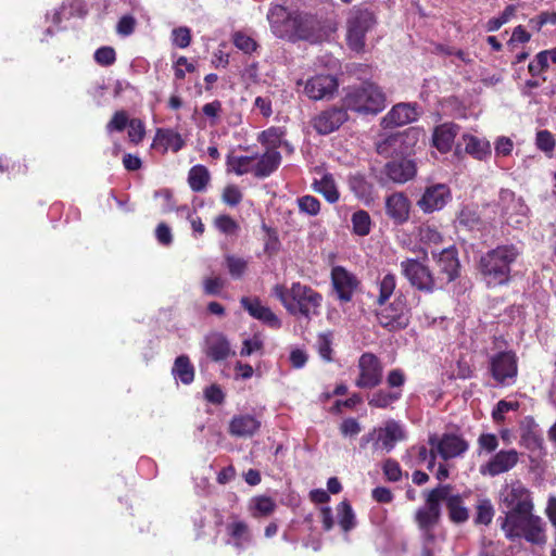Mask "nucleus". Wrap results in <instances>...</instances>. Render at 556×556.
<instances>
[{"instance_id":"57","label":"nucleus","mask_w":556,"mask_h":556,"mask_svg":"<svg viewBox=\"0 0 556 556\" xmlns=\"http://www.w3.org/2000/svg\"><path fill=\"white\" fill-rule=\"evenodd\" d=\"M535 142L536 147L545 153H552L555 148V139L548 130L538 131Z\"/></svg>"},{"instance_id":"41","label":"nucleus","mask_w":556,"mask_h":556,"mask_svg":"<svg viewBox=\"0 0 556 556\" xmlns=\"http://www.w3.org/2000/svg\"><path fill=\"white\" fill-rule=\"evenodd\" d=\"M155 141H159L165 149H170L174 152H178L185 146L181 136L172 129H159Z\"/></svg>"},{"instance_id":"48","label":"nucleus","mask_w":556,"mask_h":556,"mask_svg":"<svg viewBox=\"0 0 556 556\" xmlns=\"http://www.w3.org/2000/svg\"><path fill=\"white\" fill-rule=\"evenodd\" d=\"M285 136V130L281 127H270L258 137L261 143L276 148L281 143V139Z\"/></svg>"},{"instance_id":"28","label":"nucleus","mask_w":556,"mask_h":556,"mask_svg":"<svg viewBox=\"0 0 556 556\" xmlns=\"http://www.w3.org/2000/svg\"><path fill=\"white\" fill-rule=\"evenodd\" d=\"M346 117L345 111L341 109L326 110L314 118L313 126L318 134L328 135L338 129Z\"/></svg>"},{"instance_id":"63","label":"nucleus","mask_w":556,"mask_h":556,"mask_svg":"<svg viewBox=\"0 0 556 556\" xmlns=\"http://www.w3.org/2000/svg\"><path fill=\"white\" fill-rule=\"evenodd\" d=\"M548 67V60L546 59V53L541 51L536 54L535 59L531 61L528 65L529 73L532 76H536L541 74Z\"/></svg>"},{"instance_id":"7","label":"nucleus","mask_w":556,"mask_h":556,"mask_svg":"<svg viewBox=\"0 0 556 556\" xmlns=\"http://www.w3.org/2000/svg\"><path fill=\"white\" fill-rule=\"evenodd\" d=\"M498 504L504 515L534 510L531 492L520 480H511L502 485Z\"/></svg>"},{"instance_id":"52","label":"nucleus","mask_w":556,"mask_h":556,"mask_svg":"<svg viewBox=\"0 0 556 556\" xmlns=\"http://www.w3.org/2000/svg\"><path fill=\"white\" fill-rule=\"evenodd\" d=\"M317 349L320 357L327 362H330L332 359L331 353H332V334L331 332L327 333H320L317 337Z\"/></svg>"},{"instance_id":"40","label":"nucleus","mask_w":556,"mask_h":556,"mask_svg":"<svg viewBox=\"0 0 556 556\" xmlns=\"http://www.w3.org/2000/svg\"><path fill=\"white\" fill-rule=\"evenodd\" d=\"M430 455V450L426 445H413L407 448L406 453L403 455V463L409 468H414L417 466H421L428 460Z\"/></svg>"},{"instance_id":"45","label":"nucleus","mask_w":556,"mask_h":556,"mask_svg":"<svg viewBox=\"0 0 556 556\" xmlns=\"http://www.w3.org/2000/svg\"><path fill=\"white\" fill-rule=\"evenodd\" d=\"M338 518L340 527L345 532L352 530L356 525L354 511L348 502H341L338 505Z\"/></svg>"},{"instance_id":"16","label":"nucleus","mask_w":556,"mask_h":556,"mask_svg":"<svg viewBox=\"0 0 556 556\" xmlns=\"http://www.w3.org/2000/svg\"><path fill=\"white\" fill-rule=\"evenodd\" d=\"M294 24L292 41L307 40L315 43L327 37L321 23L314 15L298 11Z\"/></svg>"},{"instance_id":"4","label":"nucleus","mask_w":556,"mask_h":556,"mask_svg":"<svg viewBox=\"0 0 556 556\" xmlns=\"http://www.w3.org/2000/svg\"><path fill=\"white\" fill-rule=\"evenodd\" d=\"M520 255L514 244L498 245L480 258V271L489 287L505 285L510 279L511 265Z\"/></svg>"},{"instance_id":"64","label":"nucleus","mask_w":556,"mask_h":556,"mask_svg":"<svg viewBox=\"0 0 556 556\" xmlns=\"http://www.w3.org/2000/svg\"><path fill=\"white\" fill-rule=\"evenodd\" d=\"M421 541L422 547L420 556H435L440 552L434 534L421 535Z\"/></svg>"},{"instance_id":"38","label":"nucleus","mask_w":556,"mask_h":556,"mask_svg":"<svg viewBox=\"0 0 556 556\" xmlns=\"http://www.w3.org/2000/svg\"><path fill=\"white\" fill-rule=\"evenodd\" d=\"M277 505L275 501L265 495L254 496L250 501L249 509L253 517L260 518V517H267L271 515Z\"/></svg>"},{"instance_id":"19","label":"nucleus","mask_w":556,"mask_h":556,"mask_svg":"<svg viewBox=\"0 0 556 556\" xmlns=\"http://www.w3.org/2000/svg\"><path fill=\"white\" fill-rule=\"evenodd\" d=\"M452 199L450 188L444 184H435L425 189L417 201V206L426 214L442 210Z\"/></svg>"},{"instance_id":"31","label":"nucleus","mask_w":556,"mask_h":556,"mask_svg":"<svg viewBox=\"0 0 556 556\" xmlns=\"http://www.w3.org/2000/svg\"><path fill=\"white\" fill-rule=\"evenodd\" d=\"M457 134L458 126L453 123H445L435 127L432 136L434 147L441 152L450 151Z\"/></svg>"},{"instance_id":"26","label":"nucleus","mask_w":556,"mask_h":556,"mask_svg":"<svg viewBox=\"0 0 556 556\" xmlns=\"http://www.w3.org/2000/svg\"><path fill=\"white\" fill-rule=\"evenodd\" d=\"M240 303L253 318L261 320L266 326L273 329L281 327L279 317L268 306L263 305L260 299L243 296Z\"/></svg>"},{"instance_id":"1","label":"nucleus","mask_w":556,"mask_h":556,"mask_svg":"<svg viewBox=\"0 0 556 556\" xmlns=\"http://www.w3.org/2000/svg\"><path fill=\"white\" fill-rule=\"evenodd\" d=\"M379 294L375 303L379 306L376 317L379 325L389 331L405 329L410 319L409 308L403 294H397L394 300L387 303L396 288V277L393 274L383 275L378 281Z\"/></svg>"},{"instance_id":"50","label":"nucleus","mask_w":556,"mask_h":556,"mask_svg":"<svg viewBox=\"0 0 556 556\" xmlns=\"http://www.w3.org/2000/svg\"><path fill=\"white\" fill-rule=\"evenodd\" d=\"M299 210L309 216H316L320 211V202L313 195H303L298 199Z\"/></svg>"},{"instance_id":"17","label":"nucleus","mask_w":556,"mask_h":556,"mask_svg":"<svg viewBox=\"0 0 556 556\" xmlns=\"http://www.w3.org/2000/svg\"><path fill=\"white\" fill-rule=\"evenodd\" d=\"M428 441L444 460L462 456L469 447L466 440L454 433H444L441 437L431 434Z\"/></svg>"},{"instance_id":"61","label":"nucleus","mask_w":556,"mask_h":556,"mask_svg":"<svg viewBox=\"0 0 556 556\" xmlns=\"http://www.w3.org/2000/svg\"><path fill=\"white\" fill-rule=\"evenodd\" d=\"M517 402L500 401L496 407L492 412V417L496 422H501L505 418V414L509 410H516L518 408Z\"/></svg>"},{"instance_id":"34","label":"nucleus","mask_w":556,"mask_h":556,"mask_svg":"<svg viewBox=\"0 0 556 556\" xmlns=\"http://www.w3.org/2000/svg\"><path fill=\"white\" fill-rule=\"evenodd\" d=\"M172 374L184 384H190L193 381L194 367L187 355H180L175 359Z\"/></svg>"},{"instance_id":"6","label":"nucleus","mask_w":556,"mask_h":556,"mask_svg":"<svg viewBox=\"0 0 556 556\" xmlns=\"http://www.w3.org/2000/svg\"><path fill=\"white\" fill-rule=\"evenodd\" d=\"M346 110L362 114H378L386 106V96L377 85L363 83L351 88L343 100Z\"/></svg>"},{"instance_id":"59","label":"nucleus","mask_w":556,"mask_h":556,"mask_svg":"<svg viewBox=\"0 0 556 556\" xmlns=\"http://www.w3.org/2000/svg\"><path fill=\"white\" fill-rule=\"evenodd\" d=\"M127 126L129 140L134 143L140 142L146 134L143 123L138 118H132Z\"/></svg>"},{"instance_id":"3","label":"nucleus","mask_w":556,"mask_h":556,"mask_svg":"<svg viewBox=\"0 0 556 556\" xmlns=\"http://www.w3.org/2000/svg\"><path fill=\"white\" fill-rule=\"evenodd\" d=\"M498 520L505 538L509 541L525 539L535 545H543L546 542L545 523L540 516L533 514V510L505 513Z\"/></svg>"},{"instance_id":"49","label":"nucleus","mask_w":556,"mask_h":556,"mask_svg":"<svg viewBox=\"0 0 556 556\" xmlns=\"http://www.w3.org/2000/svg\"><path fill=\"white\" fill-rule=\"evenodd\" d=\"M351 190L359 199H366L370 195L371 187L362 176H352L349 180Z\"/></svg>"},{"instance_id":"12","label":"nucleus","mask_w":556,"mask_h":556,"mask_svg":"<svg viewBox=\"0 0 556 556\" xmlns=\"http://www.w3.org/2000/svg\"><path fill=\"white\" fill-rule=\"evenodd\" d=\"M490 371L502 386L515 383L518 374L517 357L511 351L498 352L490 359Z\"/></svg>"},{"instance_id":"32","label":"nucleus","mask_w":556,"mask_h":556,"mask_svg":"<svg viewBox=\"0 0 556 556\" xmlns=\"http://www.w3.org/2000/svg\"><path fill=\"white\" fill-rule=\"evenodd\" d=\"M281 162V154L276 150H269L263 154L254 165V175L264 178L274 173Z\"/></svg>"},{"instance_id":"10","label":"nucleus","mask_w":556,"mask_h":556,"mask_svg":"<svg viewBox=\"0 0 556 556\" xmlns=\"http://www.w3.org/2000/svg\"><path fill=\"white\" fill-rule=\"evenodd\" d=\"M405 439L403 427L395 420H389L383 427L376 428L362 438V444L374 442L375 450L391 452L395 444Z\"/></svg>"},{"instance_id":"2","label":"nucleus","mask_w":556,"mask_h":556,"mask_svg":"<svg viewBox=\"0 0 556 556\" xmlns=\"http://www.w3.org/2000/svg\"><path fill=\"white\" fill-rule=\"evenodd\" d=\"M273 294L281 302L283 307L293 316H299L307 321L319 314L323 296L306 285L293 282L290 288L276 285Z\"/></svg>"},{"instance_id":"30","label":"nucleus","mask_w":556,"mask_h":556,"mask_svg":"<svg viewBox=\"0 0 556 556\" xmlns=\"http://www.w3.org/2000/svg\"><path fill=\"white\" fill-rule=\"evenodd\" d=\"M204 351L215 362L224 361L231 354L227 338L219 332L211 333L205 338Z\"/></svg>"},{"instance_id":"22","label":"nucleus","mask_w":556,"mask_h":556,"mask_svg":"<svg viewBox=\"0 0 556 556\" xmlns=\"http://www.w3.org/2000/svg\"><path fill=\"white\" fill-rule=\"evenodd\" d=\"M338 80L332 75H316L304 84V93L311 100H325L333 97L338 90Z\"/></svg>"},{"instance_id":"24","label":"nucleus","mask_w":556,"mask_h":556,"mask_svg":"<svg viewBox=\"0 0 556 556\" xmlns=\"http://www.w3.org/2000/svg\"><path fill=\"white\" fill-rule=\"evenodd\" d=\"M331 282L340 302H350L358 287L357 278L342 266H336L331 270Z\"/></svg>"},{"instance_id":"13","label":"nucleus","mask_w":556,"mask_h":556,"mask_svg":"<svg viewBox=\"0 0 556 556\" xmlns=\"http://www.w3.org/2000/svg\"><path fill=\"white\" fill-rule=\"evenodd\" d=\"M296 14L298 11H289L283 5L271 4L267 13L271 33L277 38L292 41Z\"/></svg>"},{"instance_id":"25","label":"nucleus","mask_w":556,"mask_h":556,"mask_svg":"<svg viewBox=\"0 0 556 556\" xmlns=\"http://www.w3.org/2000/svg\"><path fill=\"white\" fill-rule=\"evenodd\" d=\"M416 172V164L409 157L393 159L383 167V174L394 184H405L415 177Z\"/></svg>"},{"instance_id":"37","label":"nucleus","mask_w":556,"mask_h":556,"mask_svg":"<svg viewBox=\"0 0 556 556\" xmlns=\"http://www.w3.org/2000/svg\"><path fill=\"white\" fill-rule=\"evenodd\" d=\"M211 175L208 169L203 165H194L188 174V182L192 191L202 192L206 189Z\"/></svg>"},{"instance_id":"44","label":"nucleus","mask_w":556,"mask_h":556,"mask_svg":"<svg viewBox=\"0 0 556 556\" xmlns=\"http://www.w3.org/2000/svg\"><path fill=\"white\" fill-rule=\"evenodd\" d=\"M353 232L359 237L367 236L371 230V218L368 212L358 210L352 215Z\"/></svg>"},{"instance_id":"14","label":"nucleus","mask_w":556,"mask_h":556,"mask_svg":"<svg viewBox=\"0 0 556 556\" xmlns=\"http://www.w3.org/2000/svg\"><path fill=\"white\" fill-rule=\"evenodd\" d=\"M498 203L502 207V216L508 225L519 227L523 224L529 208L520 197H516L508 189H502Z\"/></svg>"},{"instance_id":"62","label":"nucleus","mask_w":556,"mask_h":556,"mask_svg":"<svg viewBox=\"0 0 556 556\" xmlns=\"http://www.w3.org/2000/svg\"><path fill=\"white\" fill-rule=\"evenodd\" d=\"M263 341L260 337L254 336L243 341L242 349L240 351L241 356H250L255 352L262 351Z\"/></svg>"},{"instance_id":"5","label":"nucleus","mask_w":556,"mask_h":556,"mask_svg":"<svg viewBox=\"0 0 556 556\" xmlns=\"http://www.w3.org/2000/svg\"><path fill=\"white\" fill-rule=\"evenodd\" d=\"M425 137L426 134L421 128L409 127L404 131L380 136L375 143L376 151L383 157H409Z\"/></svg>"},{"instance_id":"9","label":"nucleus","mask_w":556,"mask_h":556,"mask_svg":"<svg viewBox=\"0 0 556 556\" xmlns=\"http://www.w3.org/2000/svg\"><path fill=\"white\" fill-rule=\"evenodd\" d=\"M401 270L409 283L424 292L431 293L438 287L435 277L427 265L415 258H406L401 262Z\"/></svg>"},{"instance_id":"55","label":"nucleus","mask_w":556,"mask_h":556,"mask_svg":"<svg viewBox=\"0 0 556 556\" xmlns=\"http://www.w3.org/2000/svg\"><path fill=\"white\" fill-rule=\"evenodd\" d=\"M542 438L535 430H527L521 434V444L530 451H536L542 448Z\"/></svg>"},{"instance_id":"43","label":"nucleus","mask_w":556,"mask_h":556,"mask_svg":"<svg viewBox=\"0 0 556 556\" xmlns=\"http://www.w3.org/2000/svg\"><path fill=\"white\" fill-rule=\"evenodd\" d=\"M256 157L255 156H228L227 165L233 170L237 175L241 176L248 173L254 174V165Z\"/></svg>"},{"instance_id":"15","label":"nucleus","mask_w":556,"mask_h":556,"mask_svg":"<svg viewBox=\"0 0 556 556\" xmlns=\"http://www.w3.org/2000/svg\"><path fill=\"white\" fill-rule=\"evenodd\" d=\"M437 488L428 492L425 506L417 509L415 520L421 531V535L434 534L433 528L441 517V505Z\"/></svg>"},{"instance_id":"60","label":"nucleus","mask_w":556,"mask_h":556,"mask_svg":"<svg viewBox=\"0 0 556 556\" xmlns=\"http://www.w3.org/2000/svg\"><path fill=\"white\" fill-rule=\"evenodd\" d=\"M130 119H128V116L125 111H117L112 119L106 125V130L109 132L112 131H122L125 129V127L128 125Z\"/></svg>"},{"instance_id":"39","label":"nucleus","mask_w":556,"mask_h":556,"mask_svg":"<svg viewBox=\"0 0 556 556\" xmlns=\"http://www.w3.org/2000/svg\"><path fill=\"white\" fill-rule=\"evenodd\" d=\"M402 397L401 390H378L368 396V405L376 408H388Z\"/></svg>"},{"instance_id":"36","label":"nucleus","mask_w":556,"mask_h":556,"mask_svg":"<svg viewBox=\"0 0 556 556\" xmlns=\"http://www.w3.org/2000/svg\"><path fill=\"white\" fill-rule=\"evenodd\" d=\"M228 534L232 539L236 548L242 549L251 541V534L248 525L244 521L237 520L227 526Z\"/></svg>"},{"instance_id":"56","label":"nucleus","mask_w":556,"mask_h":556,"mask_svg":"<svg viewBox=\"0 0 556 556\" xmlns=\"http://www.w3.org/2000/svg\"><path fill=\"white\" fill-rule=\"evenodd\" d=\"M242 192L236 185L227 186L222 194L224 203H226L229 206L238 205L242 201Z\"/></svg>"},{"instance_id":"23","label":"nucleus","mask_w":556,"mask_h":556,"mask_svg":"<svg viewBox=\"0 0 556 556\" xmlns=\"http://www.w3.org/2000/svg\"><path fill=\"white\" fill-rule=\"evenodd\" d=\"M518 462L519 453L516 450H502L480 466V472L483 476L495 477L511 470Z\"/></svg>"},{"instance_id":"35","label":"nucleus","mask_w":556,"mask_h":556,"mask_svg":"<svg viewBox=\"0 0 556 556\" xmlns=\"http://www.w3.org/2000/svg\"><path fill=\"white\" fill-rule=\"evenodd\" d=\"M475 508V525L489 526L492 522L495 515L494 505L491 502V500L484 496H479L476 502Z\"/></svg>"},{"instance_id":"11","label":"nucleus","mask_w":556,"mask_h":556,"mask_svg":"<svg viewBox=\"0 0 556 556\" xmlns=\"http://www.w3.org/2000/svg\"><path fill=\"white\" fill-rule=\"evenodd\" d=\"M358 377L355 386L361 389H374L382 381L383 367L380 359L372 353H363L357 363Z\"/></svg>"},{"instance_id":"33","label":"nucleus","mask_w":556,"mask_h":556,"mask_svg":"<svg viewBox=\"0 0 556 556\" xmlns=\"http://www.w3.org/2000/svg\"><path fill=\"white\" fill-rule=\"evenodd\" d=\"M463 140L466 152L475 159L483 161L491 156V146L488 140L471 135H464Z\"/></svg>"},{"instance_id":"27","label":"nucleus","mask_w":556,"mask_h":556,"mask_svg":"<svg viewBox=\"0 0 556 556\" xmlns=\"http://www.w3.org/2000/svg\"><path fill=\"white\" fill-rule=\"evenodd\" d=\"M410 202L403 192H394L386 199V213L395 225H403L409 218Z\"/></svg>"},{"instance_id":"42","label":"nucleus","mask_w":556,"mask_h":556,"mask_svg":"<svg viewBox=\"0 0 556 556\" xmlns=\"http://www.w3.org/2000/svg\"><path fill=\"white\" fill-rule=\"evenodd\" d=\"M314 190L321 193L329 203L339 200V191L330 175H325L320 180L314 182Z\"/></svg>"},{"instance_id":"18","label":"nucleus","mask_w":556,"mask_h":556,"mask_svg":"<svg viewBox=\"0 0 556 556\" xmlns=\"http://www.w3.org/2000/svg\"><path fill=\"white\" fill-rule=\"evenodd\" d=\"M439 500L445 502L450 519L455 523H464L469 519V509L464 505L463 496L453 492L450 484H439L437 486Z\"/></svg>"},{"instance_id":"8","label":"nucleus","mask_w":556,"mask_h":556,"mask_svg":"<svg viewBox=\"0 0 556 556\" xmlns=\"http://www.w3.org/2000/svg\"><path fill=\"white\" fill-rule=\"evenodd\" d=\"M376 23L374 14L368 10H353L348 18L346 40L349 47L355 52H362L365 48L366 34Z\"/></svg>"},{"instance_id":"20","label":"nucleus","mask_w":556,"mask_h":556,"mask_svg":"<svg viewBox=\"0 0 556 556\" xmlns=\"http://www.w3.org/2000/svg\"><path fill=\"white\" fill-rule=\"evenodd\" d=\"M421 114V108L417 103L401 102L382 117L381 125L384 128L400 127L415 122Z\"/></svg>"},{"instance_id":"47","label":"nucleus","mask_w":556,"mask_h":556,"mask_svg":"<svg viewBox=\"0 0 556 556\" xmlns=\"http://www.w3.org/2000/svg\"><path fill=\"white\" fill-rule=\"evenodd\" d=\"M214 225L222 233L226 236H233L239 230L238 223L232 217L226 214L218 215L214 219Z\"/></svg>"},{"instance_id":"58","label":"nucleus","mask_w":556,"mask_h":556,"mask_svg":"<svg viewBox=\"0 0 556 556\" xmlns=\"http://www.w3.org/2000/svg\"><path fill=\"white\" fill-rule=\"evenodd\" d=\"M382 470L389 481L397 482L402 478L400 464L392 458H389L383 463Z\"/></svg>"},{"instance_id":"29","label":"nucleus","mask_w":556,"mask_h":556,"mask_svg":"<svg viewBox=\"0 0 556 556\" xmlns=\"http://www.w3.org/2000/svg\"><path fill=\"white\" fill-rule=\"evenodd\" d=\"M261 428V421L254 416L237 415L229 422V433L237 438L253 437Z\"/></svg>"},{"instance_id":"51","label":"nucleus","mask_w":556,"mask_h":556,"mask_svg":"<svg viewBox=\"0 0 556 556\" xmlns=\"http://www.w3.org/2000/svg\"><path fill=\"white\" fill-rule=\"evenodd\" d=\"M233 45L244 53H252L257 49V42L247 34L237 31L233 35Z\"/></svg>"},{"instance_id":"46","label":"nucleus","mask_w":556,"mask_h":556,"mask_svg":"<svg viewBox=\"0 0 556 556\" xmlns=\"http://www.w3.org/2000/svg\"><path fill=\"white\" fill-rule=\"evenodd\" d=\"M225 263L229 275L233 279H240L248 268V262L235 255H226Z\"/></svg>"},{"instance_id":"54","label":"nucleus","mask_w":556,"mask_h":556,"mask_svg":"<svg viewBox=\"0 0 556 556\" xmlns=\"http://www.w3.org/2000/svg\"><path fill=\"white\" fill-rule=\"evenodd\" d=\"M94 61L101 66H110L116 61V53L112 47L105 46L96 50Z\"/></svg>"},{"instance_id":"21","label":"nucleus","mask_w":556,"mask_h":556,"mask_svg":"<svg viewBox=\"0 0 556 556\" xmlns=\"http://www.w3.org/2000/svg\"><path fill=\"white\" fill-rule=\"evenodd\" d=\"M439 268L435 277L439 287L456 279L459 274V261L457 251L454 248L442 250L439 254L432 253Z\"/></svg>"},{"instance_id":"53","label":"nucleus","mask_w":556,"mask_h":556,"mask_svg":"<svg viewBox=\"0 0 556 556\" xmlns=\"http://www.w3.org/2000/svg\"><path fill=\"white\" fill-rule=\"evenodd\" d=\"M191 42V30L186 26H180L172 30V43L180 49L187 48Z\"/></svg>"}]
</instances>
